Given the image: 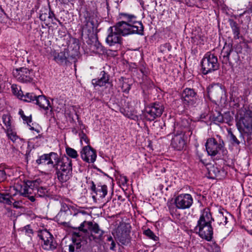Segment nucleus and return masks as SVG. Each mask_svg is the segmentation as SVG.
I'll return each mask as SVG.
<instances>
[{"label":"nucleus","mask_w":252,"mask_h":252,"mask_svg":"<svg viewBox=\"0 0 252 252\" xmlns=\"http://www.w3.org/2000/svg\"><path fill=\"white\" fill-rule=\"evenodd\" d=\"M97 21L94 15L87 14L85 17L84 25L82 27L83 32L88 34L94 32V29L96 27Z\"/></svg>","instance_id":"16"},{"label":"nucleus","mask_w":252,"mask_h":252,"mask_svg":"<svg viewBox=\"0 0 252 252\" xmlns=\"http://www.w3.org/2000/svg\"><path fill=\"white\" fill-rule=\"evenodd\" d=\"M88 184H90V189L95 194L93 195V198L94 200L96 199V196L100 198H103L107 194V187L105 185H97L96 187L93 181H90L87 182Z\"/></svg>","instance_id":"13"},{"label":"nucleus","mask_w":252,"mask_h":252,"mask_svg":"<svg viewBox=\"0 0 252 252\" xmlns=\"http://www.w3.org/2000/svg\"><path fill=\"white\" fill-rule=\"evenodd\" d=\"M225 215L222 212H219L217 217V222L219 225H225L227 222V218L226 215H229L228 213L225 211Z\"/></svg>","instance_id":"27"},{"label":"nucleus","mask_w":252,"mask_h":252,"mask_svg":"<svg viewBox=\"0 0 252 252\" xmlns=\"http://www.w3.org/2000/svg\"><path fill=\"white\" fill-rule=\"evenodd\" d=\"M75 250V246L73 244H71L69 246V252H74Z\"/></svg>","instance_id":"49"},{"label":"nucleus","mask_w":252,"mask_h":252,"mask_svg":"<svg viewBox=\"0 0 252 252\" xmlns=\"http://www.w3.org/2000/svg\"><path fill=\"white\" fill-rule=\"evenodd\" d=\"M144 234L149 238L156 241L158 239V237L155 235L154 232L150 229H148L144 231Z\"/></svg>","instance_id":"35"},{"label":"nucleus","mask_w":252,"mask_h":252,"mask_svg":"<svg viewBox=\"0 0 252 252\" xmlns=\"http://www.w3.org/2000/svg\"><path fill=\"white\" fill-rule=\"evenodd\" d=\"M48 13H41L39 15V19L43 21H44L46 25L49 24V19L48 18Z\"/></svg>","instance_id":"38"},{"label":"nucleus","mask_w":252,"mask_h":252,"mask_svg":"<svg viewBox=\"0 0 252 252\" xmlns=\"http://www.w3.org/2000/svg\"><path fill=\"white\" fill-rule=\"evenodd\" d=\"M171 145L177 151L183 150L186 145L184 134L181 131H177L172 139Z\"/></svg>","instance_id":"15"},{"label":"nucleus","mask_w":252,"mask_h":252,"mask_svg":"<svg viewBox=\"0 0 252 252\" xmlns=\"http://www.w3.org/2000/svg\"><path fill=\"white\" fill-rule=\"evenodd\" d=\"M232 51V47L230 45H225L223 47L220 56L222 63L227 64L229 62V55Z\"/></svg>","instance_id":"22"},{"label":"nucleus","mask_w":252,"mask_h":252,"mask_svg":"<svg viewBox=\"0 0 252 252\" xmlns=\"http://www.w3.org/2000/svg\"><path fill=\"white\" fill-rule=\"evenodd\" d=\"M66 153L68 156L73 158H76L78 157L77 152L74 149L70 147H66Z\"/></svg>","instance_id":"31"},{"label":"nucleus","mask_w":252,"mask_h":252,"mask_svg":"<svg viewBox=\"0 0 252 252\" xmlns=\"http://www.w3.org/2000/svg\"><path fill=\"white\" fill-rule=\"evenodd\" d=\"M38 237L41 240L42 247L45 250H53L56 248L57 243L54 241L53 236L47 230L39 232Z\"/></svg>","instance_id":"7"},{"label":"nucleus","mask_w":252,"mask_h":252,"mask_svg":"<svg viewBox=\"0 0 252 252\" xmlns=\"http://www.w3.org/2000/svg\"><path fill=\"white\" fill-rule=\"evenodd\" d=\"M19 114L21 116L24 122L25 123H26L28 125H29V123L32 122L31 115H30V116H26V115H25L24 111L21 109L20 110Z\"/></svg>","instance_id":"34"},{"label":"nucleus","mask_w":252,"mask_h":252,"mask_svg":"<svg viewBox=\"0 0 252 252\" xmlns=\"http://www.w3.org/2000/svg\"><path fill=\"white\" fill-rule=\"evenodd\" d=\"M54 60L60 64H67V62H70L75 59V56L73 55H69L68 50H64L60 53L53 52Z\"/></svg>","instance_id":"14"},{"label":"nucleus","mask_w":252,"mask_h":252,"mask_svg":"<svg viewBox=\"0 0 252 252\" xmlns=\"http://www.w3.org/2000/svg\"><path fill=\"white\" fill-rule=\"evenodd\" d=\"M119 241L120 243H121L123 245H126L129 243V239L128 238V236L127 235H122L120 236H119Z\"/></svg>","instance_id":"36"},{"label":"nucleus","mask_w":252,"mask_h":252,"mask_svg":"<svg viewBox=\"0 0 252 252\" xmlns=\"http://www.w3.org/2000/svg\"><path fill=\"white\" fill-rule=\"evenodd\" d=\"M13 198L10 197L8 194H3L0 193V202L10 205L12 204Z\"/></svg>","instance_id":"30"},{"label":"nucleus","mask_w":252,"mask_h":252,"mask_svg":"<svg viewBox=\"0 0 252 252\" xmlns=\"http://www.w3.org/2000/svg\"><path fill=\"white\" fill-rule=\"evenodd\" d=\"M92 84L94 86L103 87L106 84H110V75L105 71L100 72L99 78L94 79L92 80Z\"/></svg>","instance_id":"19"},{"label":"nucleus","mask_w":252,"mask_h":252,"mask_svg":"<svg viewBox=\"0 0 252 252\" xmlns=\"http://www.w3.org/2000/svg\"><path fill=\"white\" fill-rule=\"evenodd\" d=\"M116 246V244L114 241H112V242L111 243V246L110 247V249L112 251L115 250V248Z\"/></svg>","instance_id":"51"},{"label":"nucleus","mask_w":252,"mask_h":252,"mask_svg":"<svg viewBox=\"0 0 252 252\" xmlns=\"http://www.w3.org/2000/svg\"><path fill=\"white\" fill-rule=\"evenodd\" d=\"M217 116L214 117V121L218 123H223L224 122L223 116L219 112L217 113Z\"/></svg>","instance_id":"39"},{"label":"nucleus","mask_w":252,"mask_h":252,"mask_svg":"<svg viewBox=\"0 0 252 252\" xmlns=\"http://www.w3.org/2000/svg\"><path fill=\"white\" fill-rule=\"evenodd\" d=\"M196 94L190 88L185 89L182 93V99L188 105H193L195 102Z\"/></svg>","instance_id":"17"},{"label":"nucleus","mask_w":252,"mask_h":252,"mask_svg":"<svg viewBox=\"0 0 252 252\" xmlns=\"http://www.w3.org/2000/svg\"><path fill=\"white\" fill-rule=\"evenodd\" d=\"M201 64L202 73L205 75L218 70L220 66L217 57L210 52L205 55Z\"/></svg>","instance_id":"4"},{"label":"nucleus","mask_w":252,"mask_h":252,"mask_svg":"<svg viewBox=\"0 0 252 252\" xmlns=\"http://www.w3.org/2000/svg\"><path fill=\"white\" fill-rule=\"evenodd\" d=\"M48 16L49 17L48 18L49 19L50 23L51 22L52 24H55V23L53 22V20L55 19L58 21L60 25L62 24V23L55 17V14L52 11H49L48 12Z\"/></svg>","instance_id":"37"},{"label":"nucleus","mask_w":252,"mask_h":252,"mask_svg":"<svg viewBox=\"0 0 252 252\" xmlns=\"http://www.w3.org/2000/svg\"><path fill=\"white\" fill-rule=\"evenodd\" d=\"M83 141L87 144H88L89 143V139L88 138L86 135L82 132L80 134V142L82 144H83Z\"/></svg>","instance_id":"41"},{"label":"nucleus","mask_w":252,"mask_h":252,"mask_svg":"<svg viewBox=\"0 0 252 252\" xmlns=\"http://www.w3.org/2000/svg\"><path fill=\"white\" fill-rule=\"evenodd\" d=\"M80 155L82 159L88 163H94L96 158L95 150L89 145L83 147L80 152Z\"/></svg>","instance_id":"12"},{"label":"nucleus","mask_w":252,"mask_h":252,"mask_svg":"<svg viewBox=\"0 0 252 252\" xmlns=\"http://www.w3.org/2000/svg\"><path fill=\"white\" fill-rule=\"evenodd\" d=\"M49 195L50 193L47 188L41 186L40 185L37 186L36 192H35V196L36 197H49Z\"/></svg>","instance_id":"24"},{"label":"nucleus","mask_w":252,"mask_h":252,"mask_svg":"<svg viewBox=\"0 0 252 252\" xmlns=\"http://www.w3.org/2000/svg\"><path fill=\"white\" fill-rule=\"evenodd\" d=\"M230 26L232 30L234 38L238 39L240 37V28L238 24L233 20H230Z\"/></svg>","instance_id":"25"},{"label":"nucleus","mask_w":252,"mask_h":252,"mask_svg":"<svg viewBox=\"0 0 252 252\" xmlns=\"http://www.w3.org/2000/svg\"><path fill=\"white\" fill-rule=\"evenodd\" d=\"M53 168L56 170H72V160L66 157L60 159L58 156V162Z\"/></svg>","instance_id":"18"},{"label":"nucleus","mask_w":252,"mask_h":252,"mask_svg":"<svg viewBox=\"0 0 252 252\" xmlns=\"http://www.w3.org/2000/svg\"><path fill=\"white\" fill-rule=\"evenodd\" d=\"M80 231L84 233H88V230L91 234L89 236L90 240H100L102 239L104 231L100 229L99 225L96 223H93L92 221H84L78 227Z\"/></svg>","instance_id":"3"},{"label":"nucleus","mask_w":252,"mask_h":252,"mask_svg":"<svg viewBox=\"0 0 252 252\" xmlns=\"http://www.w3.org/2000/svg\"><path fill=\"white\" fill-rule=\"evenodd\" d=\"M3 123L6 126V128H8L9 127L12 128L11 123V116L8 114L3 115L2 117Z\"/></svg>","instance_id":"32"},{"label":"nucleus","mask_w":252,"mask_h":252,"mask_svg":"<svg viewBox=\"0 0 252 252\" xmlns=\"http://www.w3.org/2000/svg\"><path fill=\"white\" fill-rule=\"evenodd\" d=\"M42 182L40 179L32 181H27L24 185L21 187L20 192L24 196H29V195L34 194L36 192L37 186L42 184Z\"/></svg>","instance_id":"9"},{"label":"nucleus","mask_w":252,"mask_h":252,"mask_svg":"<svg viewBox=\"0 0 252 252\" xmlns=\"http://www.w3.org/2000/svg\"><path fill=\"white\" fill-rule=\"evenodd\" d=\"M230 140L232 144H236L237 145H239L240 144L239 141L232 132L230 133Z\"/></svg>","instance_id":"43"},{"label":"nucleus","mask_w":252,"mask_h":252,"mask_svg":"<svg viewBox=\"0 0 252 252\" xmlns=\"http://www.w3.org/2000/svg\"><path fill=\"white\" fill-rule=\"evenodd\" d=\"M24 230H25V233L29 236H31V234L33 233V231L31 229L30 225H27L24 227Z\"/></svg>","instance_id":"46"},{"label":"nucleus","mask_w":252,"mask_h":252,"mask_svg":"<svg viewBox=\"0 0 252 252\" xmlns=\"http://www.w3.org/2000/svg\"><path fill=\"white\" fill-rule=\"evenodd\" d=\"M123 179H124V182L125 183H126L127 181H128V180L127 179L126 177H124Z\"/></svg>","instance_id":"56"},{"label":"nucleus","mask_w":252,"mask_h":252,"mask_svg":"<svg viewBox=\"0 0 252 252\" xmlns=\"http://www.w3.org/2000/svg\"><path fill=\"white\" fill-rule=\"evenodd\" d=\"M6 133L8 137L13 142H15L19 138L15 129H13V127L10 128L9 127L8 128H6Z\"/></svg>","instance_id":"29"},{"label":"nucleus","mask_w":252,"mask_h":252,"mask_svg":"<svg viewBox=\"0 0 252 252\" xmlns=\"http://www.w3.org/2000/svg\"><path fill=\"white\" fill-rule=\"evenodd\" d=\"M6 179V175L5 171L0 169V183L4 181Z\"/></svg>","instance_id":"44"},{"label":"nucleus","mask_w":252,"mask_h":252,"mask_svg":"<svg viewBox=\"0 0 252 252\" xmlns=\"http://www.w3.org/2000/svg\"><path fill=\"white\" fill-rule=\"evenodd\" d=\"M208 93L209 96L218 97L222 93V90L218 85L211 86L208 88Z\"/></svg>","instance_id":"26"},{"label":"nucleus","mask_w":252,"mask_h":252,"mask_svg":"<svg viewBox=\"0 0 252 252\" xmlns=\"http://www.w3.org/2000/svg\"><path fill=\"white\" fill-rule=\"evenodd\" d=\"M58 155L54 152L44 154L36 159V162L38 164H47L53 168L58 162Z\"/></svg>","instance_id":"11"},{"label":"nucleus","mask_w":252,"mask_h":252,"mask_svg":"<svg viewBox=\"0 0 252 252\" xmlns=\"http://www.w3.org/2000/svg\"><path fill=\"white\" fill-rule=\"evenodd\" d=\"M212 247H214V250H213V252H220V248L216 244H214Z\"/></svg>","instance_id":"50"},{"label":"nucleus","mask_w":252,"mask_h":252,"mask_svg":"<svg viewBox=\"0 0 252 252\" xmlns=\"http://www.w3.org/2000/svg\"><path fill=\"white\" fill-rule=\"evenodd\" d=\"M138 252H147L146 251H143L142 250H139Z\"/></svg>","instance_id":"58"},{"label":"nucleus","mask_w":252,"mask_h":252,"mask_svg":"<svg viewBox=\"0 0 252 252\" xmlns=\"http://www.w3.org/2000/svg\"><path fill=\"white\" fill-rule=\"evenodd\" d=\"M61 213H59L58 215V216H59V215H60Z\"/></svg>","instance_id":"59"},{"label":"nucleus","mask_w":252,"mask_h":252,"mask_svg":"<svg viewBox=\"0 0 252 252\" xmlns=\"http://www.w3.org/2000/svg\"><path fill=\"white\" fill-rule=\"evenodd\" d=\"M175 203L178 209H188L193 203V198L189 194H181L176 197Z\"/></svg>","instance_id":"10"},{"label":"nucleus","mask_w":252,"mask_h":252,"mask_svg":"<svg viewBox=\"0 0 252 252\" xmlns=\"http://www.w3.org/2000/svg\"><path fill=\"white\" fill-rule=\"evenodd\" d=\"M130 89V85L126 82H123L122 85V90L123 92L128 93Z\"/></svg>","instance_id":"40"},{"label":"nucleus","mask_w":252,"mask_h":252,"mask_svg":"<svg viewBox=\"0 0 252 252\" xmlns=\"http://www.w3.org/2000/svg\"><path fill=\"white\" fill-rule=\"evenodd\" d=\"M107 241L110 242H112V241H114L113 239V238L111 236H109L107 238Z\"/></svg>","instance_id":"54"},{"label":"nucleus","mask_w":252,"mask_h":252,"mask_svg":"<svg viewBox=\"0 0 252 252\" xmlns=\"http://www.w3.org/2000/svg\"><path fill=\"white\" fill-rule=\"evenodd\" d=\"M162 105L158 103H154L145 108V116L147 120L152 121L158 117H160L163 111Z\"/></svg>","instance_id":"8"},{"label":"nucleus","mask_w":252,"mask_h":252,"mask_svg":"<svg viewBox=\"0 0 252 252\" xmlns=\"http://www.w3.org/2000/svg\"><path fill=\"white\" fill-rule=\"evenodd\" d=\"M205 146L208 154L211 156L217 155L220 151L224 152V143L220 139L217 141L214 138H210L207 139Z\"/></svg>","instance_id":"6"},{"label":"nucleus","mask_w":252,"mask_h":252,"mask_svg":"<svg viewBox=\"0 0 252 252\" xmlns=\"http://www.w3.org/2000/svg\"><path fill=\"white\" fill-rule=\"evenodd\" d=\"M21 202L20 201H14L13 203V205L14 207L16 208H18L20 207Z\"/></svg>","instance_id":"48"},{"label":"nucleus","mask_w":252,"mask_h":252,"mask_svg":"<svg viewBox=\"0 0 252 252\" xmlns=\"http://www.w3.org/2000/svg\"><path fill=\"white\" fill-rule=\"evenodd\" d=\"M210 172H213L216 177H219L220 173V170L217 167H213L210 170Z\"/></svg>","instance_id":"42"},{"label":"nucleus","mask_w":252,"mask_h":252,"mask_svg":"<svg viewBox=\"0 0 252 252\" xmlns=\"http://www.w3.org/2000/svg\"><path fill=\"white\" fill-rule=\"evenodd\" d=\"M241 121L244 127L249 132L252 133V110H246Z\"/></svg>","instance_id":"20"},{"label":"nucleus","mask_w":252,"mask_h":252,"mask_svg":"<svg viewBox=\"0 0 252 252\" xmlns=\"http://www.w3.org/2000/svg\"><path fill=\"white\" fill-rule=\"evenodd\" d=\"M72 242L73 245H74L76 249H80L81 247V243L80 241H78L76 238H72Z\"/></svg>","instance_id":"47"},{"label":"nucleus","mask_w":252,"mask_h":252,"mask_svg":"<svg viewBox=\"0 0 252 252\" xmlns=\"http://www.w3.org/2000/svg\"><path fill=\"white\" fill-rule=\"evenodd\" d=\"M11 89L13 94L16 95L19 98L21 99L23 94L22 90L19 89L16 85H12Z\"/></svg>","instance_id":"33"},{"label":"nucleus","mask_w":252,"mask_h":252,"mask_svg":"<svg viewBox=\"0 0 252 252\" xmlns=\"http://www.w3.org/2000/svg\"><path fill=\"white\" fill-rule=\"evenodd\" d=\"M35 104L45 110H48L50 108H51L50 111H52L53 108L49 100L43 95L37 96Z\"/></svg>","instance_id":"21"},{"label":"nucleus","mask_w":252,"mask_h":252,"mask_svg":"<svg viewBox=\"0 0 252 252\" xmlns=\"http://www.w3.org/2000/svg\"><path fill=\"white\" fill-rule=\"evenodd\" d=\"M214 219L208 209L204 210L197 221L194 230L203 239L210 241L213 237V231L211 225Z\"/></svg>","instance_id":"2"},{"label":"nucleus","mask_w":252,"mask_h":252,"mask_svg":"<svg viewBox=\"0 0 252 252\" xmlns=\"http://www.w3.org/2000/svg\"><path fill=\"white\" fill-rule=\"evenodd\" d=\"M37 97L33 93H27L25 95L23 94L21 99L26 102L35 103Z\"/></svg>","instance_id":"28"},{"label":"nucleus","mask_w":252,"mask_h":252,"mask_svg":"<svg viewBox=\"0 0 252 252\" xmlns=\"http://www.w3.org/2000/svg\"><path fill=\"white\" fill-rule=\"evenodd\" d=\"M171 48V46L168 43H165L160 46V49L162 51H165L166 49L169 51Z\"/></svg>","instance_id":"45"},{"label":"nucleus","mask_w":252,"mask_h":252,"mask_svg":"<svg viewBox=\"0 0 252 252\" xmlns=\"http://www.w3.org/2000/svg\"><path fill=\"white\" fill-rule=\"evenodd\" d=\"M26 197H28L32 202H34L35 199V197H36L35 195H29V196H26Z\"/></svg>","instance_id":"52"},{"label":"nucleus","mask_w":252,"mask_h":252,"mask_svg":"<svg viewBox=\"0 0 252 252\" xmlns=\"http://www.w3.org/2000/svg\"><path fill=\"white\" fill-rule=\"evenodd\" d=\"M120 18L122 20L121 21L108 29L106 42L110 46L116 45L117 47L120 48L122 36L134 33L143 34L144 26L141 22L136 20L135 15L121 13Z\"/></svg>","instance_id":"1"},{"label":"nucleus","mask_w":252,"mask_h":252,"mask_svg":"<svg viewBox=\"0 0 252 252\" xmlns=\"http://www.w3.org/2000/svg\"><path fill=\"white\" fill-rule=\"evenodd\" d=\"M28 125L30 126V129L31 130H34V129L33 127L31 126L29 124Z\"/></svg>","instance_id":"57"},{"label":"nucleus","mask_w":252,"mask_h":252,"mask_svg":"<svg viewBox=\"0 0 252 252\" xmlns=\"http://www.w3.org/2000/svg\"><path fill=\"white\" fill-rule=\"evenodd\" d=\"M58 180L62 183L68 181L72 177V170H56Z\"/></svg>","instance_id":"23"},{"label":"nucleus","mask_w":252,"mask_h":252,"mask_svg":"<svg viewBox=\"0 0 252 252\" xmlns=\"http://www.w3.org/2000/svg\"><path fill=\"white\" fill-rule=\"evenodd\" d=\"M81 234L80 232H73V236L74 237H76L77 238H79L81 236Z\"/></svg>","instance_id":"53"},{"label":"nucleus","mask_w":252,"mask_h":252,"mask_svg":"<svg viewBox=\"0 0 252 252\" xmlns=\"http://www.w3.org/2000/svg\"><path fill=\"white\" fill-rule=\"evenodd\" d=\"M13 75L16 80L21 83H33V72L32 69L27 68L20 67L14 69Z\"/></svg>","instance_id":"5"},{"label":"nucleus","mask_w":252,"mask_h":252,"mask_svg":"<svg viewBox=\"0 0 252 252\" xmlns=\"http://www.w3.org/2000/svg\"><path fill=\"white\" fill-rule=\"evenodd\" d=\"M75 0H63V2L64 3H67V2H72L73 1H74Z\"/></svg>","instance_id":"55"}]
</instances>
